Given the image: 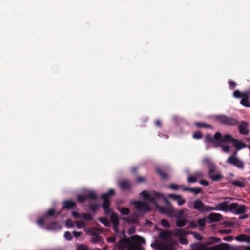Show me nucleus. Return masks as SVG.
<instances>
[{
  "instance_id": "obj_45",
  "label": "nucleus",
  "mask_w": 250,
  "mask_h": 250,
  "mask_svg": "<svg viewBox=\"0 0 250 250\" xmlns=\"http://www.w3.org/2000/svg\"><path fill=\"white\" fill-rule=\"evenodd\" d=\"M194 175L195 176V177H196V179H198L203 177L204 174L202 171H198L194 173Z\"/></svg>"
},
{
  "instance_id": "obj_48",
  "label": "nucleus",
  "mask_w": 250,
  "mask_h": 250,
  "mask_svg": "<svg viewBox=\"0 0 250 250\" xmlns=\"http://www.w3.org/2000/svg\"><path fill=\"white\" fill-rule=\"evenodd\" d=\"M232 230L231 229H222L219 230V232L222 234H228L231 233Z\"/></svg>"
},
{
  "instance_id": "obj_26",
  "label": "nucleus",
  "mask_w": 250,
  "mask_h": 250,
  "mask_svg": "<svg viewBox=\"0 0 250 250\" xmlns=\"http://www.w3.org/2000/svg\"><path fill=\"white\" fill-rule=\"evenodd\" d=\"M159 235L161 239L167 240L171 236V233L169 230H167L160 232Z\"/></svg>"
},
{
  "instance_id": "obj_47",
  "label": "nucleus",
  "mask_w": 250,
  "mask_h": 250,
  "mask_svg": "<svg viewBox=\"0 0 250 250\" xmlns=\"http://www.w3.org/2000/svg\"><path fill=\"white\" fill-rule=\"evenodd\" d=\"M168 197L174 200H177L179 198H180V195H176V194H170L168 195Z\"/></svg>"
},
{
  "instance_id": "obj_9",
  "label": "nucleus",
  "mask_w": 250,
  "mask_h": 250,
  "mask_svg": "<svg viewBox=\"0 0 250 250\" xmlns=\"http://www.w3.org/2000/svg\"><path fill=\"white\" fill-rule=\"evenodd\" d=\"M161 199H164L165 203L167 204V206L165 207L160 206L157 202L156 205H155V207L159 209V212L162 214H166L172 217V212L173 211V208L172 205L170 204L169 201L165 197V196L163 198H161Z\"/></svg>"
},
{
  "instance_id": "obj_53",
  "label": "nucleus",
  "mask_w": 250,
  "mask_h": 250,
  "mask_svg": "<svg viewBox=\"0 0 250 250\" xmlns=\"http://www.w3.org/2000/svg\"><path fill=\"white\" fill-rule=\"evenodd\" d=\"M179 241L181 244H187L188 243V239L184 237L180 238Z\"/></svg>"
},
{
  "instance_id": "obj_60",
  "label": "nucleus",
  "mask_w": 250,
  "mask_h": 250,
  "mask_svg": "<svg viewBox=\"0 0 250 250\" xmlns=\"http://www.w3.org/2000/svg\"><path fill=\"white\" fill-rule=\"evenodd\" d=\"M199 183L202 185L206 186H208L209 185L208 182L204 180H200Z\"/></svg>"
},
{
  "instance_id": "obj_32",
  "label": "nucleus",
  "mask_w": 250,
  "mask_h": 250,
  "mask_svg": "<svg viewBox=\"0 0 250 250\" xmlns=\"http://www.w3.org/2000/svg\"><path fill=\"white\" fill-rule=\"evenodd\" d=\"M81 217L83 218L84 219H85L87 221H91L93 219L92 215L89 213H81Z\"/></svg>"
},
{
  "instance_id": "obj_56",
  "label": "nucleus",
  "mask_w": 250,
  "mask_h": 250,
  "mask_svg": "<svg viewBox=\"0 0 250 250\" xmlns=\"http://www.w3.org/2000/svg\"><path fill=\"white\" fill-rule=\"evenodd\" d=\"M66 225L68 227H72L73 226V221L70 219H68L65 222Z\"/></svg>"
},
{
  "instance_id": "obj_29",
  "label": "nucleus",
  "mask_w": 250,
  "mask_h": 250,
  "mask_svg": "<svg viewBox=\"0 0 250 250\" xmlns=\"http://www.w3.org/2000/svg\"><path fill=\"white\" fill-rule=\"evenodd\" d=\"M231 184L233 186L240 188H244L246 186V183L245 182L239 180H233L231 182Z\"/></svg>"
},
{
  "instance_id": "obj_52",
  "label": "nucleus",
  "mask_w": 250,
  "mask_h": 250,
  "mask_svg": "<svg viewBox=\"0 0 250 250\" xmlns=\"http://www.w3.org/2000/svg\"><path fill=\"white\" fill-rule=\"evenodd\" d=\"M77 226L79 228H81L85 226V223L83 221H79L77 222Z\"/></svg>"
},
{
  "instance_id": "obj_17",
  "label": "nucleus",
  "mask_w": 250,
  "mask_h": 250,
  "mask_svg": "<svg viewBox=\"0 0 250 250\" xmlns=\"http://www.w3.org/2000/svg\"><path fill=\"white\" fill-rule=\"evenodd\" d=\"M209 223L216 222L220 221L223 218V216L219 213H211L208 216Z\"/></svg>"
},
{
  "instance_id": "obj_44",
  "label": "nucleus",
  "mask_w": 250,
  "mask_h": 250,
  "mask_svg": "<svg viewBox=\"0 0 250 250\" xmlns=\"http://www.w3.org/2000/svg\"><path fill=\"white\" fill-rule=\"evenodd\" d=\"M161 223L162 225L164 227H166V228L170 227V224L166 219H162Z\"/></svg>"
},
{
  "instance_id": "obj_15",
  "label": "nucleus",
  "mask_w": 250,
  "mask_h": 250,
  "mask_svg": "<svg viewBox=\"0 0 250 250\" xmlns=\"http://www.w3.org/2000/svg\"><path fill=\"white\" fill-rule=\"evenodd\" d=\"M131 239L123 238L121 239L118 243L116 244L119 250H124L125 248L127 249L128 246L130 243Z\"/></svg>"
},
{
  "instance_id": "obj_49",
  "label": "nucleus",
  "mask_w": 250,
  "mask_h": 250,
  "mask_svg": "<svg viewBox=\"0 0 250 250\" xmlns=\"http://www.w3.org/2000/svg\"><path fill=\"white\" fill-rule=\"evenodd\" d=\"M64 237L68 240H70L72 239V236L70 232L66 231L64 233Z\"/></svg>"
},
{
  "instance_id": "obj_46",
  "label": "nucleus",
  "mask_w": 250,
  "mask_h": 250,
  "mask_svg": "<svg viewBox=\"0 0 250 250\" xmlns=\"http://www.w3.org/2000/svg\"><path fill=\"white\" fill-rule=\"evenodd\" d=\"M165 245L163 243L159 242V243L157 244L156 249L158 250H164L165 249Z\"/></svg>"
},
{
  "instance_id": "obj_19",
  "label": "nucleus",
  "mask_w": 250,
  "mask_h": 250,
  "mask_svg": "<svg viewBox=\"0 0 250 250\" xmlns=\"http://www.w3.org/2000/svg\"><path fill=\"white\" fill-rule=\"evenodd\" d=\"M250 93L248 92L243 95V97L240 101V104L245 107H250V103L249 101Z\"/></svg>"
},
{
  "instance_id": "obj_23",
  "label": "nucleus",
  "mask_w": 250,
  "mask_h": 250,
  "mask_svg": "<svg viewBox=\"0 0 250 250\" xmlns=\"http://www.w3.org/2000/svg\"><path fill=\"white\" fill-rule=\"evenodd\" d=\"M231 212L237 214L244 213L246 212V207L244 205L240 206L237 203V206L235 208L234 210Z\"/></svg>"
},
{
  "instance_id": "obj_54",
  "label": "nucleus",
  "mask_w": 250,
  "mask_h": 250,
  "mask_svg": "<svg viewBox=\"0 0 250 250\" xmlns=\"http://www.w3.org/2000/svg\"><path fill=\"white\" fill-rule=\"evenodd\" d=\"M116 238V236L110 237L107 239V241L108 243H114L115 242Z\"/></svg>"
},
{
  "instance_id": "obj_16",
  "label": "nucleus",
  "mask_w": 250,
  "mask_h": 250,
  "mask_svg": "<svg viewBox=\"0 0 250 250\" xmlns=\"http://www.w3.org/2000/svg\"><path fill=\"white\" fill-rule=\"evenodd\" d=\"M239 130L242 135H247L249 134L248 124L245 121H243L239 124Z\"/></svg>"
},
{
  "instance_id": "obj_6",
  "label": "nucleus",
  "mask_w": 250,
  "mask_h": 250,
  "mask_svg": "<svg viewBox=\"0 0 250 250\" xmlns=\"http://www.w3.org/2000/svg\"><path fill=\"white\" fill-rule=\"evenodd\" d=\"M193 250H207V248L203 244L200 243L195 244L193 246ZM230 246L227 243H221L208 249V250H229Z\"/></svg>"
},
{
  "instance_id": "obj_38",
  "label": "nucleus",
  "mask_w": 250,
  "mask_h": 250,
  "mask_svg": "<svg viewBox=\"0 0 250 250\" xmlns=\"http://www.w3.org/2000/svg\"><path fill=\"white\" fill-rule=\"evenodd\" d=\"M198 225L201 228H204L206 225V218H200L197 220Z\"/></svg>"
},
{
  "instance_id": "obj_34",
  "label": "nucleus",
  "mask_w": 250,
  "mask_h": 250,
  "mask_svg": "<svg viewBox=\"0 0 250 250\" xmlns=\"http://www.w3.org/2000/svg\"><path fill=\"white\" fill-rule=\"evenodd\" d=\"M247 92L248 91L241 93L239 90H236L234 91L233 95L235 98H243V95L246 94Z\"/></svg>"
},
{
  "instance_id": "obj_58",
  "label": "nucleus",
  "mask_w": 250,
  "mask_h": 250,
  "mask_svg": "<svg viewBox=\"0 0 250 250\" xmlns=\"http://www.w3.org/2000/svg\"><path fill=\"white\" fill-rule=\"evenodd\" d=\"M229 84L230 88H231L232 89H233L235 88V86H236V83L232 81H229Z\"/></svg>"
},
{
  "instance_id": "obj_50",
  "label": "nucleus",
  "mask_w": 250,
  "mask_h": 250,
  "mask_svg": "<svg viewBox=\"0 0 250 250\" xmlns=\"http://www.w3.org/2000/svg\"><path fill=\"white\" fill-rule=\"evenodd\" d=\"M192 234L196 239L198 240H201L202 239L203 237L199 233L197 232H193Z\"/></svg>"
},
{
  "instance_id": "obj_61",
  "label": "nucleus",
  "mask_w": 250,
  "mask_h": 250,
  "mask_svg": "<svg viewBox=\"0 0 250 250\" xmlns=\"http://www.w3.org/2000/svg\"><path fill=\"white\" fill-rule=\"evenodd\" d=\"M169 188L172 189L177 190L178 189L179 187L178 185L174 184H172L169 185Z\"/></svg>"
},
{
  "instance_id": "obj_36",
  "label": "nucleus",
  "mask_w": 250,
  "mask_h": 250,
  "mask_svg": "<svg viewBox=\"0 0 250 250\" xmlns=\"http://www.w3.org/2000/svg\"><path fill=\"white\" fill-rule=\"evenodd\" d=\"M186 232L183 229H177L176 231V235L178 236H185L186 235Z\"/></svg>"
},
{
  "instance_id": "obj_7",
  "label": "nucleus",
  "mask_w": 250,
  "mask_h": 250,
  "mask_svg": "<svg viewBox=\"0 0 250 250\" xmlns=\"http://www.w3.org/2000/svg\"><path fill=\"white\" fill-rule=\"evenodd\" d=\"M193 208L201 213L217 210L216 208L205 205L200 199H197L193 202Z\"/></svg>"
},
{
  "instance_id": "obj_37",
  "label": "nucleus",
  "mask_w": 250,
  "mask_h": 250,
  "mask_svg": "<svg viewBox=\"0 0 250 250\" xmlns=\"http://www.w3.org/2000/svg\"><path fill=\"white\" fill-rule=\"evenodd\" d=\"M77 199L78 202L83 203L87 199L86 196L78 195L77 197Z\"/></svg>"
},
{
  "instance_id": "obj_30",
  "label": "nucleus",
  "mask_w": 250,
  "mask_h": 250,
  "mask_svg": "<svg viewBox=\"0 0 250 250\" xmlns=\"http://www.w3.org/2000/svg\"><path fill=\"white\" fill-rule=\"evenodd\" d=\"M86 199H89L91 200H95L97 199V196L96 195L95 192L93 191H88L86 193Z\"/></svg>"
},
{
  "instance_id": "obj_51",
  "label": "nucleus",
  "mask_w": 250,
  "mask_h": 250,
  "mask_svg": "<svg viewBox=\"0 0 250 250\" xmlns=\"http://www.w3.org/2000/svg\"><path fill=\"white\" fill-rule=\"evenodd\" d=\"M177 203L179 206H182L184 205L186 203V201L185 199L182 198L180 196V198H179L177 200Z\"/></svg>"
},
{
  "instance_id": "obj_63",
  "label": "nucleus",
  "mask_w": 250,
  "mask_h": 250,
  "mask_svg": "<svg viewBox=\"0 0 250 250\" xmlns=\"http://www.w3.org/2000/svg\"><path fill=\"white\" fill-rule=\"evenodd\" d=\"M223 240L226 241H231L233 240V237L232 236H228L225 237Z\"/></svg>"
},
{
  "instance_id": "obj_33",
  "label": "nucleus",
  "mask_w": 250,
  "mask_h": 250,
  "mask_svg": "<svg viewBox=\"0 0 250 250\" xmlns=\"http://www.w3.org/2000/svg\"><path fill=\"white\" fill-rule=\"evenodd\" d=\"M157 173L161 176V178L163 180H166L168 178V176L167 174L164 173L160 169L157 170Z\"/></svg>"
},
{
  "instance_id": "obj_27",
  "label": "nucleus",
  "mask_w": 250,
  "mask_h": 250,
  "mask_svg": "<svg viewBox=\"0 0 250 250\" xmlns=\"http://www.w3.org/2000/svg\"><path fill=\"white\" fill-rule=\"evenodd\" d=\"M46 228L49 230H55L60 228V226L58 222H52L47 225Z\"/></svg>"
},
{
  "instance_id": "obj_62",
  "label": "nucleus",
  "mask_w": 250,
  "mask_h": 250,
  "mask_svg": "<svg viewBox=\"0 0 250 250\" xmlns=\"http://www.w3.org/2000/svg\"><path fill=\"white\" fill-rule=\"evenodd\" d=\"M44 218H41L40 219H39L37 221V223L38 224L40 225V226H42L44 224Z\"/></svg>"
},
{
  "instance_id": "obj_42",
  "label": "nucleus",
  "mask_w": 250,
  "mask_h": 250,
  "mask_svg": "<svg viewBox=\"0 0 250 250\" xmlns=\"http://www.w3.org/2000/svg\"><path fill=\"white\" fill-rule=\"evenodd\" d=\"M55 213V210L54 209L52 208L48 210L45 215V217L47 218L48 216H53Z\"/></svg>"
},
{
  "instance_id": "obj_43",
  "label": "nucleus",
  "mask_w": 250,
  "mask_h": 250,
  "mask_svg": "<svg viewBox=\"0 0 250 250\" xmlns=\"http://www.w3.org/2000/svg\"><path fill=\"white\" fill-rule=\"evenodd\" d=\"M187 181L189 183H193L196 182L197 181V179L194 175L189 176L188 178Z\"/></svg>"
},
{
  "instance_id": "obj_22",
  "label": "nucleus",
  "mask_w": 250,
  "mask_h": 250,
  "mask_svg": "<svg viewBox=\"0 0 250 250\" xmlns=\"http://www.w3.org/2000/svg\"><path fill=\"white\" fill-rule=\"evenodd\" d=\"M90 234L92 236L91 241L92 243L95 244L102 240V237L97 233L94 231H90Z\"/></svg>"
},
{
  "instance_id": "obj_8",
  "label": "nucleus",
  "mask_w": 250,
  "mask_h": 250,
  "mask_svg": "<svg viewBox=\"0 0 250 250\" xmlns=\"http://www.w3.org/2000/svg\"><path fill=\"white\" fill-rule=\"evenodd\" d=\"M206 143H212L214 148L221 147L223 151L228 153L230 151V147L228 145H222L220 142H215L210 134H207L205 137Z\"/></svg>"
},
{
  "instance_id": "obj_39",
  "label": "nucleus",
  "mask_w": 250,
  "mask_h": 250,
  "mask_svg": "<svg viewBox=\"0 0 250 250\" xmlns=\"http://www.w3.org/2000/svg\"><path fill=\"white\" fill-rule=\"evenodd\" d=\"M186 225V220L183 219H178L176 222V225L178 227H183Z\"/></svg>"
},
{
  "instance_id": "obj_20",
  "label": "nucleus",
  "mask_w": 250,
  "mask_h": 250,
  "mask_svg": "<svg viewBox=\"0 0 250 250\" xmlns=\"http://www.w3.org/2000/svg\"><path fill=\"white\" fill-rule=\"evenodd\" d=\"M180 187L182 190L184 191H189L194 193L195 195H197L201 193L202 191L201 188H191L185 186H181Z\"/></svg>"
},
{
  "instance_id": "obj_18",
  "label": "nucleus",
  "mask_w": 250,
  "mask_h": 250,
  "mask_svg": "<svg viewBox=\"0 0 250 250\" xmlns=\"http://www.w3.org/2000/svg\"><path fill=\"white\" fill-rule=\"evenodd\" d=\"M63 206L62 209L70 210L76 208V204L74 201L71 200H65L63 203Z\"/></svg>"
},
{
  "instance_id": "obj_24",
  "label": "nucleus",
  "mask_w": 250,
  "mask_h": 250,
  "mask_svg": "<svg viewBox=\"0 0 250 250\" xmlns=\"http://www.w3.org/2000/svg\"><path fill=\"white\" fill-rule=\"evenodd\" d=\"M119 186L122 190L129 189L131 187V184L128 181L123 180L120 182Z\"/></svg>"
},
{
  "instance_id": "obj_25",
  "label": "nucleus",
  "mask_w": 250,
  "mask_h": 250,
  "mask_svg": "<svg viewBox=\"0 0 250 250\" xmlns=\"http://www.w3.org/2000/svg\"><path fill=\"white\" fill-rule=\"evenodd\" d=\"M235 239L240 242H247L250 244V236L248 235L241 234L236 236Z\"/></svg>"
},
{
  "instance_id": "obj_13",
  "label": "nucleus",
  "mask_w": 250,
  "mask_h": 250,
  "mask_svg": "<svg viewBox=\"0 0 250 250\" xmlns=\"http://www.w3.org/2000/svg\"><path fill=\"white\" fill-rule=\"evenodd\" d=\"M237 206V203H233L228 205V203L226 201L223 202L218 204L217 207L219 208L221 210L233 211L235 208Z\"/></svg>"
},
{
  "instance_id": "obj_1",
  "label": "nucleus",
  "mask_w": 250,
  "mask_h": 250,
  "mask_svg": "<svg viewBox=\"0 0 250 250\" xmlns=\"http://www.w3.org/2000/svg\"><path fill=\"white\" fill-rule=\"evenodd\" d=\"M215 119L220 123L227 126H233L239 124V121L236 119L225 115H217Z\"/></svg>"
},
{
  "instance_id": "obj_3",
  "label": "nucleus",
  "mask_w": 250,
  "mask_h": 250,
  "mask_svg": "<svg viewBox=\"0 0 250 250\" xmlns=\"http://www.w3.org/2000/svg\"><path fill=\"white\" fill-rule=\"evenodd\" d=\"M205 163L209 167L208 176L213 181H219L223 178V176L219 172H215V166L209 159L205 160Z\"/></svg>"
},
{
  "instance_id": "obj_21",
  "label": "nucleus",
  "mask_w": 250,
  "mask_h": 250,
  "mask_svg": "<svg viewBox=\"0 0 250 250\" xmlns=\"http://www.w3.org/2000/svg\"><path fill=\"white\" fill-rule=\"evenodd\" d=\"M233 143L234 144V146L237 150H239L242 148H246L248 146L244 143L236 139H234Z\"/></svg>"
},
{
  "instance_id": "obj_59",
  "label": "nucleus",
  "mask_w": 250,
  "mask_h": 250,
  "mask_svg": "<svg viewBox=\"0 0 250 250\" xmlns=\"http://www.w3.org/2000/svg\"><path fill=\"white\" fill-rule=\"evenodd\" d=\"M90 209L92 211H95L97 210V207L95 205L90 204L89 206Z\"/></svg>"
},
{
  "instance_id": "obj_57",
  "label": "nucleus",
  "mask_w": 250,
  "mask_h": 250,
  "mask_svg": "<svg viewBox=\"0 0 250 250\" xmlns=\"http://www.w3.org/2000/svg\"><path fill=\"white\" fill-rule=\"evenodd\" d=\"M77 250H88L87 247L83 245H80L78 246Z\"/></svg>"
},
{
  "instance_id": "obj_14",
  "label": "nucleus",
  "mask_w": 250,
  "mask_h": 250,
  "mask_svg": "<svg viewBox=\"0 0 250 250\" xmlns=\"http://www.w3.org/2000/svg\"><path fill=\"white\" fill-rule=\"evenodd\" d=\"M110 220L113 224V229L116 233V234H118L119 233V229L118 226L119 225V219L118 216V215L112 212L110 215Z\"/></svg>"
},
{
  "instance_id": "obj_31",
  "label": "nucleus",
  "mask_w": 250,
  "mask_h": 250,
  "mask_svg": "<svg viewBox=\"0 0 250 250\" xmlns=\"http://www.w3.org/2000/svg\"><path fill=\"white\" fill-rule=\"evenodd\" d=\"M195 125H196V126L197 127H199V128L203 127V128H210V129H211L212 128V126L210 125L207 124H206L204 123H202V122H196V123H195Z\"/></svg>"
},
{
  "instance_id": "obj_4",
  "label": "nucleus",
  "mask_w": 250,
  "mask_h": 250,
  "mask_svg": "<svg viewBox=\"0 0 250 250\" xmlns=\"http://www.w3.org/2000/svg\"><path fill=\"white\" fill-rule=\"evenodd\" d=\"M114 194V190L110 189L107 193H104L101 196V198L104 200L102 207L106 214H109L111 213V210L109 209L111 204L109 198Z\"/></svg>"
},
{
  "instance_id": "obj_40",
  "label": "nucleus",
  "mask_w": 250,
  "mask_h": 250,
  "mask_svg": "<svg viewBox=\"0 0 250 250\" xmlns=\"http://www.w3.org/2000/svg\"><path fill=\"white\" fill-rule=\"evenodd\" d=\"M202 132L199 131L194 132L193 134V137L195 139H200L202 138Z\"/></svg>"
},
{
  "instance_id": "obj_28",
  "label": "nucleus",
  "mask_w": 250,
  "mask_h": 250,
  "mask_svg": "<svg viewBox=\"0 0 250 250\" xmlns=\"http://www.w3.org/2000/svg\"><path fill=\"white\" fill-rule=\"evenodd\" d=\"M184 214V210H176L173 208V211L172 212V216L178 218H180Z\"/></svg>"
},
{
  "instance_id": "obj_11",
  "label": "nucleus",
  "mask_w": 250,
  "mask_h": 250,
  "mask_svg": "<svg viewBox=\"0 0 250 250\" xmlns=\"http://www.w3.org/2000/svg\"><path fill=\"white\" fill-rule=\"evenodd\" d=\"M212 138L215 142H220L221 143H223L224 142L233 143V140H234V138H233L231 135L229 134H225L222 136V134L220 132H216Z\"/></svg>"
},
{
  "instance_id": "obj_10",
  "label": "nucleus",
  "mask_w": 250,
  "mask_h": 250,
  "mask_svg": "<svg viewBox=\"0 0 250 250\" xmlns=\"http://www.w3.org/2000/svg\"><path fill=\"white\" fill-rule=\"evenodd\" d=\"M227 163L232 165L239 169L243 170L245 168L244 162L239 159L235 155H232L228 158L226 161Z\"/></svg>"
},
{
  "instance_id": "obj_12",
  "label": "nucleus",
  "mask_w": 250,
  "mask_h": 250,
  "mask_svg": "<svg viewBox=\"0 0 250 250\" xmlns=\"http://www.w3.org/2000/svg\"><path fill=\"white\" fill-rule=\"evenodd\" d=\"M133 205L137 210L144 213L147 212L150 210L149 206L146 202L139 201H134Z\"/></svg>"
},
{
  "instance_id": "obj_55",
  "label": "nucleus",
  "mask_w": 250,
  "mask_h": 250,
  "mask_svg": "<svg viewBox=\"0 0 250 250\" xmlns=\"http://www.w3.org/2000/svg\"><path fill=\"white\" fill-rule=\"evenodd\" d=\"M72 216L73 217H74L75 218H81V214H79L78 212H76V211H73L72 212Z\"/></svg>"
},
{
  "instance_id": "obj_2",
  "label": "nucleus",
  "mask_w": 250,
  "mask_h": 250,
  "mask_svg": "<svg viewBox=\"0 0 250 250\" xmlns=\"http://www.w3.org/2000/svg\"><path fill=\"white\" fill-rule=\"evenodd\" d=\"M140 195L142 196L144 200H149L155 205L157 204V199H159L164 197V195L163 193L154 191L149 193L146 190H144L140 193Z\"/></svg>"
},
{
  "instance_id": "obj_5",
  "label": "nucleus",
  "mask_w": 250,
  "mask_h": 250,
  "mask_svg": "<svg viewBox=\"0 0 250 250\" xmlns=\"http://www.w3.org/2000/svg\"><path fill=\"white\" fill-rule=\"evenodd\" d=\"M145 243V241L143 238L137 235L133 236L131 237L130 243L126 250H142L141 244Z\"/></svg>"
},
{
  "instance_id": "obj_41",
  "label": "nucleus",
  "mask_w": 250,
  "mask_h": 250,
  "mask_svg": "<svg viewBox=\"0 0 250 250\" xmlns=\"http://www.w3.org/2000/svg\"><path fill=\"white\" fill-rule=\"evenodd\" d=\"M120 212L122 214L124 215H128L130 213V210L126 208H122L120 210Z\"/></svg>"
},
{
  "instance_id": "obj_35",
  "label": "nucleus",
  "mask_w": 250,
  "mask_h": 250,
  "mask_svg": "<svg viewBox=\"0 0 250 250\" xmlns=\"http://www.w3.org/2000/svg\"><path fill=\"white\" fill-rule=\"evenodd\" d=\"M100 221L103 223L106 227H109L110 226V223L108 219L103 217L99 219Z\"/></svg>"
},
{
  "instance_id": "obj_64",
  "label": "nucleus",
  "mask_w": 250,
  "mask_h": 250,
  "mask_svg": "<svg viewBox=\"0 0 250 250\" xmlns=\"http://www.w3.org/2000/svg\"><path fill=\"white\" fill-rule=\"evenodd\" d=\"M211 242L212 243H215V242H220L221 241V239L219 238H216V237H211Z\"/></svg>"
}]
</instances>
